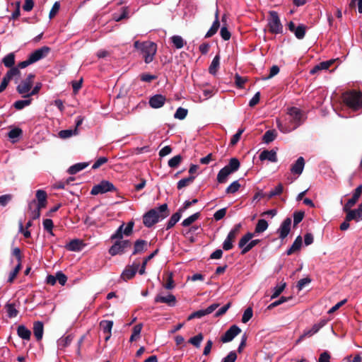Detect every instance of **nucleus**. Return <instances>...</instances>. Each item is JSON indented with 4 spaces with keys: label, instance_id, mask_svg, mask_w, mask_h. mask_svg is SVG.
<instances>
[{
    "label": "nucleus",
    "instance_id": "f257e3e1",
    "mask_svg": "<svg viewBox=\"0 0 362 362\" xmlns=\"http://www.w3.org/2000/svg\"><path fill=\"white\" fill-rule=\"evenodd\" d=\"M170 212L168 204H163L158 208L151 209L143 216V223L147 228H151L160 220L168 216Z\"/></svg>",
    "mask_w": 362,
    "mask_h": 362
},
{
    "label": "nucleus",
    "instance_id": "f03ea898",
    "mask_svg": "<svg viewBox=\"0 0 362 362\" xmlns=\"http://www.w3.org/2000/svg\"><path fill=\"white\" fill-rule=\"evenodd\" d=\"M343 102L350 108L357 110L362 107V93L355 90L342 94Z\"/></svg>",
    "mask_w": 362,
    "mask_h": 362
},
{
    "label": "nucleus",
    "instance_id": "7ed1b4c3",
    "mask_svg": "<svg viewBox=\"0 0 362 362\" xmlns=\"http://www.w3.org/2000/svg\"><path fill=\"white\" fill-rule=\"evenodd\" d=\"M268 18L267 28L272 34H281L283 33V25L281 23L279 14L275 11H269Z\"/></svg>",
    "mask_w": 362,
    "mask_h": 362
},
{
    "label": "nucleus",
    "instance_id": "20e7f679",
    "mask_svg": "<svg viewBox=\"0 0 362 362\" xmlns=\"http://www.w3.org/2000/svg\"><path fill=\"white\" fill-rule=\"evenodd\" d=\"M157 52V45L151 41L143 42V48L141 53L143 55L145 63L149 64L154 59Z\"/></svg>",
    "mask_w": 362,
    "mask_h": 362
},
{
    "label": "nucleus",
    "instance_id": "39448f33",
    "mask_svg": "<svg viewBox=\"0 0 362 362\" xmlns=\"http://www.w3.org/2000/svg\"><path fill=\"white\" fill-rule=\"evenodd\" d=\"M287 114L289 116L290 122L293 124V129L301 125L305 120L303 111L296 107H289Z\"/></svg>",
    "mask_w": 362,
    "mask_h": 362
},
{
    "label": "nucleus",
    "instance_id": "423d86ee",
    "mask_svg": "<svg viewBox=\"0 0 362 362\" xmlns=\"http://www.w3.org/2000/svg\"><path fill=\"white\" fill-rule=\"evenodd\" d=\"M132 245V243L129 240H116L115 243L109 248L108 252L111 256L122 255L126 252L127 250Z\"/></svg>",
    "mask_w": 362,
    "mask_h": 362
},
{
    "label": "nucleus",
    "instance_id": "0eeeda50",
    "mask_svg": "<svg viewBox=\"0 0 362 362\" xmlns=\"http://www.w3.org/2000/svg\"><path fill=\"white\" fill-rule=\"evenodd\" d=\"M116 190L117 189L112 182L107 180H103L99 184L93 187L90 194L92 195H97L98 194H104L107 192H113Z\"/></svg>",
    "mask_w": 362,
    "mask_h": 362
},
{
    "label": "nucleus",
    "instance_id": "6e6552de",
    "mask_svg": "<svg viewBox=\"0 0 362 362\" xmlns=\"http://www.w3.org/2000/svg\"><path fill=\"white\" fill-rule=\"evenodd\" d=\"M35 75L34 74H29L27 78L23 80L17 87L16 90L19 94L26 95L31 90L33 85V79Z\"/></svg>",
    "mask_w": 362,
    "mask_h": 362
},
{
    "label": "nucleus",
    "instance_id": "1a4fd4ad",
    "mask_svg": "<svg viewBox=\"0 0 362 362\" xmlns=\"http://www.w3.org/2000/svg\"><path fill=\"white\" fill-rule=\"evenodd\" d=\"M240 332L241 329L236 325H233L221 336V341L223 343L230 342Z\"/></svg>",
    "mask_w": 362,
    "mask_h": 362
},
{
    "label": "nucleus",
    "instance_id": "9d476101",
    "mask_svg": "<svg viewBox=\"0 0 362 362\" xmlns=\"http://www.w3.org/2000/svg\"><path fill=\"white\" fill-rule=\"evenodd\" d=\"M218 306H219L218 303H214V304L209 305L207 308H206L204 310H199L195 311L188 316L187 320H191L194 318H201L206 315L211 314Z\"/></svg>",
    "mask_w": 362,
    "mask_h": 362
},
{
    "label": "nucleus",
    "instance_id": "9b49d317",
    "mask_svg": "<svg viewBox=\"0 0 362 362\" xmlns=\"http://www.w3.org/2000/svg\"><path fill=\"white\" fill-rule=\"evenodd\" d=\"M139 264L137 263H133L132 265L127 266L121 274V278L126 281L132 279L134 277L136 272H139Z\"/></svg>",
    "mask_w": 362,
    "mask_h": 362
},
{
    "label": "nucleus",
    "instance_id": "f8f14e48",
    "mask_svg": "<svg viewBox=\"0 0 362 362\" xmlns=\"http://www.w3.org/2000/svg\"><path fill=\"white\" fill-rule=\"evenodd\" d=\"M51 49L47 46H43L30 54V57L33 63L46 57L49 53Z\"/></svg>",
    "mask_w": 362,
    "mask_h": 362
},
{
    "label": "nucleus",
    "instance_id": "ddd939ff",
    "mask_svg": "<svg viewBox=\"0 0 362 362\" xmlns=\"http://www.w3.org/2000/svg\"><path fill=\"white\" fill-rule=\"evenodd\" d=\"M362 194V185H360L356 189L354 190L352 197L349 199L347 202L345 204L344 206V211H348L349 209H351L354 206L358 199Z\"/></svg>",
    "mask_w": 362,
    "mask_h": 362
},
{
    "label": "nucleus",
    "instance_id": "4468645a",
    "mask_svg": "<svg viewBox=\"0 0 362 362\" xmlns=\"http://www.w3.org/2000/svg\"><path fill=\"white\" fill-rule=\"evenodd\" d=\"M291 218L288 217L282 222L279 228L278 229V233H279V238L284 240L287 237L290 230H291Z\"/></svg>",
    "mask_w": 362,
    "mask_h": 362
},
{
    "label": "nucleus",
    "instance_id": "2eb2a0df",
    "mask_svg": "<svg viewBox=\"0 0 362 362\" xmlns=\"http://www.w3.org/2000/svg\"><path fill=\"white\" fill-rule=\"evenodd\" d=\"M165 101V96L161 94H156L150 98L148 103L152 108L158 109L163 107Z\"/></svg>",
    "mask_w": 362,
    "mask_h": 362
},
{
    "label": "nucleus",
    "instance_id": "dca6fc26",
    "mask_svg": "<svg viewBox=\"0 0 362 362\" xmlns=\"http://www.w3.org/2000/svg\"><path fill=\"white\" fill-rule=\"evenodd\" d=\"M154 302L156 303H166L170 307H173L177 303L176 298L173 294H168L167 296H162L160 295H157L154 298Z\"/></svg>",
    "mask_w": 362,
    "mask_h": 362
},
{
    "label": "nucleus",
    "instance_id": "f3484780",
    "mask_svg": "<svg viewBox=\"0 0 362 362\" xmlns=\"http://www.w3.org/2000/svg\"><path fill=\"white\" fill-rule=\"evenodd\" d=\"M148 249V243L145 240L138 239L134 243L133 252L132 255L141 254Z\"/></svg>",
    "mask_w": 362,
    "mask_h": 362
},
{
    "label": "nucleus",
    "instance_id": "a211bd4d",
    "mask_svg": "<svg viewBox=\"0 0 362 362\" xmlns=\"http://www.w3.org/2000/svg\"><path fill=\"white\" fill-rule=\"evenodd\" d=\"M83 240L79 239H74L66 245L65 248L69 251L79 252L84 247Z\"/></svg>",
    "mask_w": 362,
    "mask_h": 362
},
{
    "label": "nucleus",
    "instance_id": "6ab92c4d",
    "mask_svg": "<svg viewBox=\"0 0 362 362\" xmlns=\"http://www.w3.org/2000/svg\"><path fill=\"white\" fill-rule=\"evenodd\" d=\"M304 166H305V160L302 156H300L297 159V160L295 162V163H293L291 165V172L293 174L300 175L303 173Z\"/></svg>",
    "mask_w": 362,
    "mask_h": 362
},
{
    "label": "nucleus",
    "instance_id": "aec40b11",
    "mask_svg": "<svg viewBox=\"0 0 362 362\" xmlns=\"http://www.w3.org/2000/svg\"><path fill=\"white\" fill-rule=\"evenodd\" d=\"M36 199L37 200V206L39 208H45L47 204V194L45 190L38 189L36 191Z\"/></svg>",
    "mask_w": 362,
    "mask_h": 362
},
{
    "label": "nucleus",
    "instance_id": "412c9836",
    "mask_svg": "<svg viewBox=\"0 0 362 362\" xmlns=\"http://www.w3.org/2000/svg\"><path fill=\"white\" fill-rule=\"evenodd\" d=\"M259 159L261 160H267L269 161L275 163L277 161L276 152L274 150H271V151L264 150L259 154Z\"/></svg>",
    "mask_w": 362,
    "mask_h": 362
},
{
    "label": "nucleus",
    "instance_id": "4be33fe9",
    "mask_svg": "<svg viewBox=\"0 0 362 362\" xmlns=\"http://www.w3.org/2000/svg\"><path fill=\"white\" fill-rule=\"evenodd\" d=\"M44 333V325L41 321L33 323V334L37 341H41Z\"/></svg>",
    "mask_w": 362,
    "mask_h": 362
},
{
    "label": "nucleus",
    "instance_id": "5701e85b",
    "mask_svg": "<svg viewBox=\"0 0 362 362\" xmlns=\"http://www.w3.org/2000/svg\"><path fill=\"white\" fill-rule=\"evenodd\" d=\"M335 62V59H330L325 62H322L320 64L315 66L310 71L311 74H315L317 71L320 70H326L328 69Z\"/></svg>",
    "mask_w": 362,
    "mask_h": 362
},
{
    "label": "nucleus",
    "instance_id": "b1692460",
    "mask_svg": "<svg viewBox=\"0 0 362 362\" xmlns=\"http://www.w3.org/2000/svg\"><path fill=\"white\" fill-rule=\"evenodd\" d=\"M240 166V163L239 160L236 158H232L229 160L228 164L223 168L226 169L227 172L230 175L238 170Z\"/></svg>",
    "mask_w": 362,
    "mask_h": 362
},
{
    "label": "nucleus",
    "instance_id": "393cba45",
    "mask_svg": "<svg viewBox=\"0 0 362 362\" xmlns=\"http://www.w3.org/2000/svg\"><path fill=\"white\" fill-rule=\"evenodd\" d=\"M18 336L24 340H30L31 332L25 325H21L17 327Z\"/></svg>",
    "mask_w": 362,
    "mask_h": 362
},
{
    "label": "nucleus",
    "instance_id": "a878e982",
    "mask_svg": "<svg viewBox=\"0 0 362 362\" xmlns=\"http://www.w3.org/2000/svg\"><path fill=\"white\" fill-rule=\"evenodd\" d=\"M158 249L155 250L151 254L144 259L141 267L139 270V274L143 275L146 273V267L147 264L150 263V260L152 259L158 253Z\"/></svg>",
    "mask_w": 362,
    "mask_h": 362
},
{
    "label": "nucleus",
    "instance_id": "bb28decb",
    "mask_svg": "<svg viewBox=\"0 0 362 362\" xmlns=\"http://www.w3.org/2000/svg\"><path fill=\"white\" fill-rule=\"evenodd\" d=\"M302 243H303L302 237L300 235H298L294 240L291 247L286 251L287 255H291L293 253H294L295 252L299 250L302 246Z\"/></svg>",
    "mask_w": 362,
    "mask_h": 362
},
{
    "label": "nucleus",
    "instance_id": "cd10ccee",
    "mask_svg": "<svg viewBox=\"0 0 362 362\" xmlns=\"http://www.w3.org/2000/svg\"><path fill=\"white\" fill-rule=\"evenodd\" d=\"M88 165H89V163H76V164L71 165V167H69V168L68 169V173L70 175L76 174L79 171L83 170L87 166H88Z\"/></svg>",
    "mask_w": 362,
    "mask_h": 362
},
{
    "label": "nucleus",
    "instance_id": "c85d7f7f",
    "mask_svg": "<svg viewBox=\"0 0 362 362\" xmlns=\"http://www.w3.org/2000/svg\"><path fill=\"white\" fill-rule=\"evenodd\" d=\"M220 65V56L216 54L213 59L209 67V72L212 75H216Z\"/></svg>",
    "mask_w": 362,
    "mask_h": 362
},
{
    "label": "nucleus",
    "instance_id": "c756f323",
    "mask_svg": "<svg viewBox=\"0 0 362 362\" xmlns=\"http://www.w3.org/2000/svg\"><path fill=\"white\" fill-rule=\"evenodd\" d=\"M5 309L7 313V316L9 318L16 317L18 314V310L16 308V305L14 303H7L5 305Z\"/></svg>",
    "mask_w": 362,
    "mask_h": 362
},
{
    "label": "nucleus",
    "instance_id": "7c9ffc66",
    "mask_svg": "<svg viewBox=\"0 0 362 362\" xmlns=\"http://www.w3.org/2000/svg\"><path fill=\"white\" fill-rule=\"evenodd\" d=\"M307 30V26L304 24H299L296 30L293 32L296 37L298 40H302L305 37Z\"/></svg>",
    "mask_w": 362,
    "mask_h": 362
},
{
    "label": "nucleus",
    "instance_id": "2f4dec72",
    "mask_svg": "<svg viewBox=\"0 0 362 362\" xmlns=\"http://www.w3.org/2000/svg\"><path fill=\"white\" fill-rule=\"evenodd\" d=\"M182 214L177 211L173 214L166 224V230H169L173 228L180 219Z\"/></svg>",
    "mask_w": 362,
    "mask_h": 362
},
{
    "label": "nucleus",
    "instance_id": "473e14b6",
    "mask_svg": "<svg viewBox=\"0 0 362 362\" xmlns=\"http://www.w3.org/2000/svg\"><path fill=\"white\" fill-rule=\"evenodd\" d=\"M220 28L219 19H215L211 27L205 35L206 38H209L214 36Z\"/></svg>",
    "mask_w": 362,
    "mask_h": 362
},
{
    "label": "nucleus",
    "instance_id": "72a5a7b5",
    "mask_svg": "<svg viewBox=\"0 0 362 362\" xmlns=\"http://www.w3.org/2000/svg\"><path fill=\"white\" fill-rule=\"evenodd\" d=\"M220 28L219 19H215L211 27L205 35L206 38H209L214 36Z\"/></svg>",
    "mask_w": 362,
    "mask_h": 362
},
{
    "label": "nucleus",
    "instance_id": "f704fd0d",
    "mask_svg": "<svg viewBox=\"0 0 362 362\" xmlns=\"http://www.w3.org/2000/svg\"><path fill=\"white\" fill-rule=\"evenodd\" d=\"M220 28L219 19H215L211 27L205 35L206 38H209L214 36Z\"/></svg>",
    "mask_w": 362,
    "mask_h": 362
},
{
    "label": "nucleus",
    "instance_id": "c9c22d12",
    "mask_svg": "<svg viewBox=\"0 0 362 362\" xmlns=\"http://www.w3.org/2000/svg\"><path fill=\"white\" fill-rule=\"evenodd\" d=\"M277 136V132L274 129L267 131L262 138V140L266 144H269L273 141Z\"/></svg>",
    "mask_w": 362,
    "mask_h": 362
},
{
    "label": "nucleus",
    "instance_id": "e433bc0d",
    "mask_svg": "<svg viewBox=\"0 0 362 362\" xmlns=\"http://www.w3.org/2000/svg\"><path fill=\"white\" fill-rule=\"evenodd\" d=\"M195 177H196V176H189L188 177L181 179L177 183V188L178 189H181L189 185L190 184H192L194 182Z\"/></svg>",
    "mask_w": 362,
    "mask_h": 362
},
{
    "label": "nucleus",
    "instance_id": "4c0bfd02",
    "mask_svg": "<svg viewBox=\"0 0 362 362\" xmlns=\"http://www.w3.org/2000/svg\"><path fill=\"white\" fill-rule=\"evenodd\" d=\"M2 63L6 67L11 68L15 64V54L11 52L5 56L2 59Z\"/></svg>",
    "mask_w": 362,
    "mask_h": 362
},
{
    "label": "nucleus",
    "instance_id": "58836bf2",
    "mask_svg": "<svg viewBox=\"0 0 362 362\" xmlns=\"http://www.w3.org/2000/svg\"><path fill=\"white\" fill-rule=\"evenodd\" d=\"M268 223L265 219H259L258 220L255 229V233H261L265 231L268 228Z\"/></svg>",
    "mask_w": 362,
    "mask_h": 362
},
{
    "label": "nucleus",
    "instance_id": "ea45409f",
    "mask_svg": "<svg viewBox=\"0 0 362 362\" xmlns=\"http://www.w3.org/2000/svg\"><path fill=\"white\" fill-rule=\"evenodd\" d=\"M200 216H201V214L199 212H197V213L191 215L190 216H189L188 218H185L182 222V226H184V227L189 226L192 223H193L197 220H198Z\"/></svg>",
    "mask_w": 362,
    "mask_h": 362
},
{
    "label": "nucleus",
    "instance_id": "a19ab883",
    "mask_svg": "<svg viewBox=\"0 0 362 362\" xmlns=\"http://www.w3.org/2000/svg\"><path fill=\"white\" fill-rule=\"evenodd\" d=\"M259 243L260 240L259 239L251 240L249 243H247L243 247H240L242 249L240 254L242 255H245Z\"/></svg>",
    "mask_w": 362,
    "mask_h": 362
},
{
    "label": "nucleus",
    "instance_id": "79ce46f5",
    "mask_svg": "<svg viewBox=\"0 0 362 362\" xmlns=\"http://www.w3.org/2000/svg\"><path fill=\"white\" fill-rule=\"evenodd\" d=\"M170 40L177 49H181L186 43L183 38L180 35H173L170 37Z\"/></svg>",
    "mask_w": 362,
    "mask_h": 362
},
{
    "label": "nucleus",
    "instance_id": "37998d69",
    "mask_svg": "<svg viewBox=\"0 0 362 362\" xmlns=\"http://www.w3.org/2000/svg\"><path fill=\"white\" fill-rule=\"evenodd\" d=\"M28 98V99H26V100H20L16 101L13 103V107L16 110H22L25 107L30 105L31 104L32 99L30 98Z\"/></svg>",
    "mask_w": 362,
    "mask_h": 362
},
{
    "label": "nucleus",
    "instance_id": "c03bdc74",
    "mask_svg": "<svg viewBox=\"0 0 362 362\" xmlns=\"http://www.w3.org/2000/svg\"><path fill=\"white\" fill-rule=\"evenodd\" d=\"M112 326L113 322L112 320H102L100 322V327L104 333L111 332Z\"/></svg>",
    "mask_w": 362,
    "mask_h": 362
},
{
    "label": "nucleus",
    "instance_id": "a18cd8bd",
    "mask_svg": "<svg viewBox=\"0 0 362 362\" xmlns=\"http://www.w3.org/2000/svg\"><path fill=\"white\" fill-rule=\"evenodd\" d=\"M73 336L67 335L66 337H63L58 340V346L61 348H65L68 346L73 340Z\"/></svg>",
    "mask_w": 362,
    "mask_h": 362
},
{
    "label": "nucleus",
    "instance_id": "49530a36",
    "mask_svg": "<svg viewBox=\"0 0 362 362\" xmlns=\"http://www.w3.org/2000/svg\"><path fill=\"white\" fill-rule=\"evenodd\" d=\"M124 223H122L115 231L114 234H112L110 237V239L112 240H123V235H124Z\"/></svg>",
    "mask_w": 362,
    "mask_h": 362
},
{
    "label": "nucleus",
    "instance_id": "de8ad7c7",
    "mask_svg": "<svg viewBox=\"0 0 362 362\" xmlns=\"http://www.w3.org/2000/svg\"><path fill=\"white\" fill-rule=\"evenodd\" d=\"M230 174L227 172L224 168H221L217 175V181L218 183H225L227 180V177Z\"/></svg>",
    "mask_w": 362,
    "mask_h": 362
},
{
    "label": "nucleus",
    "instance_id": "09e8293b",
    "mask_svg": "<svg viewBox=\"0 0 362 362\" xmlns=\"http://www.w3.org/2000/svg\"><path fill=\"white\" fill-rule=\"evenodd\" d=\"M22 268V264H17L13 271H11L9 274V276L8 279V282L11 284L13 282L14 279L16 278L18 274Z\"/></svg>",
    "mask_w": 362,
    "mask_h": 362
},
{
    "label": "nucleus",
    "instance_id": "8fccbe9b",
    "mask_svg": "<svg viewBox=\"0 0 362 362\" xmlns=\"http://www.w3.org/2000/svg\"><path fill=\"white\" fill-rule=\"evenodd\" d=\"M255 234L252 233H247L239 240L238 247H243L253 237Z\"/></svg>",
    "mask_w": 362,
    "mask_h": 362
},
{
    "label": "nucleus",
    "instance_id": "3c124183",
    "mask_svg": "<svg viewBox=\"0 0 362 362\" xmlns=\"http://www.w3.org/2000/svg\"><path fill=\"white\" fill-rule=\"evenodd\" d=\"M240 185L238 180L233 182L226 189V194H235L239 190Z\"/></svg>",
    "mask_w": 362,
    "mask_h": 362
},
{
    "label": "nucleus",
    "instance_id": "603ef678",
    "mask_svg": "<svg viewBox=\"0 0 362 362\" xmlns=\"http://www.w3.org/2000/svg\"><path fill=\"white\" fill-rule=\"evenodd\" d=\"M78 130L76 129H65L62 130L59 132V136L62 139H68L71 137L74 134H77Z\"/></svg>",
    "mask_w": 362,
    "mask_h": 362
},
{
    "label": "nucleus",
    "instance_id": "864d4df0",
    "mask_svg": "<svg viewBox=\"0 0 362 362\" xmlns=\"http://www.w3.org/2000/svg\"><path fill=\"white\" fill-rule=\"evenodd\" d=\"M182 160V157L180 155H177L168 160V165L172 168H177Z\"/></svg>",
    "mask_w": 362,
    "mask_h": 362
},
{
    "label": "nucleus",
    "instance_id": "5fc2aeb1",
    "mask_svg": "<svg viewBox=\"0 0 362 362\" xmlns=\"http://www.w3.org/2000/svg\"><path fill=\"white\" fill-rule=\"evenodd\" d=\"M188 113V110L183 107H178L174 115V117L178 119H184Z\"/></svg>",
    "mask_w": 362,
    "mask_h": 362
},
{
    "label": "nucleus",
    "instance_id": "6e6d98bb",
    "mask_svg": "<svg viewBox=\"0 0 362 362\" xmlns=\"http://www.w3.org/2000/svg\"><path fill=\"white\" fill-rule=\"evenodd\" d=\"M203 339H204L203 334L202 333H199L197 335L190 338L189 340V343H190L191 344H192L194 346L198 348L200 346V344H201L202 341L203 340Z\"/></svg>",
    "mask_w": 362,
    "mask_h": 362
},
{
    "label": "nucleus",
    "instance_id": "4d7b16f0",
    "mask_svg": "<svg viewBox=\"0 0 362 362\" xmlns=\"http://www.w3.org/2000/svg\"><path fill=\"white\" fill-rule=\"evenodd\" d=\"M245 132V128H240L238 132L232 136L230 142V146H235L239 141L242 134Z\"/></svg>",
    "mask_w": 362,
    "mask_h": 362
},
{
    "label": "nucleus",
    "instance_id": "13d9d810",
    "mask_svg": "<svg viewBox=\"0 0 362 362\" xmlns=\"http://www.w3.org/2000/svg\"><path fill=\"white\" fill-rule=\"evenodd\" d=\"M22 134H23L22 129L19 127H16V128L12 129L11 131H9V132L8 133V136L10 139H17V138L21 136Z\"/></svg>",
    "mask_w": 362,
    "mask_h": 362
},
{
    "label": "nucleus",
    "instance_id": "bf43d9fd",
    "mask_svg": "<svg viewBox=\"0 0 362 362\" xmlns=\"http://www.w3.org/2000/svg\"><path fill=\"white\" fill-rule=\"evenodd\" d=\"M305 216V212L303 211H295L293 213V226H296L302 221Z\"/></svg>",
    "mask_w": 362,
    "mask_h": 362
},
{
    "label": "nucleus",
    "instance_id": "052dcab7",
    "mask_svg": "<svg viewBox=\"0 0 362 362\" xmlns=\"http://www.w3.org/2000/svg\"><path fill=\"white\" fill-rule=\"evenodd\" d=\"M286 287V283L282 284L281 285H277L273 288V293L271 296L272 299L277 298L284 290Z\"/></svg>",
    "mask_w": 362,
    "mask_h": 362
},
{
    "label": "nucleus",
    "instance_id": "680f3d73",
    "mask_svg": "<svg viewBox=\"0 0 362 362\" xmlns=\"http://www.w3.org/2000/svg\"><path fill=\"white\" fill-rule=\"evenodd\" d=\"M253 315L252 308L251 307H248L245 311L242 317V322L243 323L247 322Z\"/></svg>",
    "mask_w": 362,
    "mask_h": 362
},
{
    "label": "nucleus",
    "instance_id": "e2e57ef3",
    "mask_svg": "<svg viewBox=\"0 0 362 362\" xmlns=\"http://www.w3.org/2000/svg\"><path fill=\"white\" fill-rule=\"evenodd\" d=\"M42 223L45 230L49 232L52 235H54V233L52 232V228L54 227L52 220L49 218L45 219Z\"/></svg>",
    "mask_w": 362,
    "mask_h": 362
},
{
    "label": "nucleus",
    "instance_id": "0e129e2a",
    "mask_svg": "<svg viewBox=\"0 0 362 362\" xmlns=\"http://www.w3.org/2000/svg\"><path fill=\"white\" fill-rule=\"evenodd\" d=\"M20 74L19 69L17 67L13 66L6 72L5 76L11 81L13 76H18Z\"/></svg>",
    "mask_w": 362,
    "mask_h": 362
},
{
    "label": "nucleus",
    "instance_id": "69168bd1",
    "mask_svg": "<svg viewBox=\"0 0 362 362\" xmlns=\"http://www.w3.org/2000/svg\"><path fill=\"white\" fill-rule=\"evenodd\" d=\"M175 286L173 274H170L168 276L165 283L163 284V287L168 290H171L175 288Z\"/></svg>",
    "mask_w": 362,
    "mask_h": 362
},
{
    "label": "nucleus",
    "instance_id": "338daca9",
    "mask_svg": "<svg viewBox=\"0 0 362 362\" xmlns=\"http://www.w3.org/2000/svg\"><path fill=\"white\" fill-rule=\"evenodd\" d=\"M246 81V78H243L238 74L235 75V83L238 88H243V86Z\"/></svg>",
    "mask_w": 362,
    "mask_h": 362
},
{
    "label": "nucleus",
    "instance_id": "774afa93",
    "mask_svg": "<svg viewBox=\"0 0 362 362\" xmlns=\"http://www.w3.org/2000/svg\"><path fill=\"white\" fill-rule=\"evenodd\" d=\"M237 358L235 351H230L225 358H223L222 362H235Z\"/></svg>",
    "mask_w": 362,
    "mask_h": 362
}]
</instances>
